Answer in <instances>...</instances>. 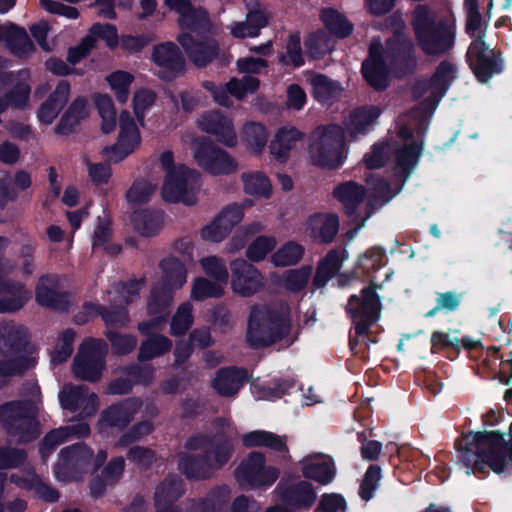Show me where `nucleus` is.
I'll use <instances>...</instances> for the list:
<instances>
[{
    "label": "nucleus",
    "instance_id": "15",
    "mask_svg": "<svg viewBox=\"0 0 512 512\" xmlns=\"http://www.w3.org/2000/svg\"><path fill=\"white\" fill-rule=\"evenodd\" d=\"M194 158L203 170L214 176L230 175L238 168L234 157L207 139L194 143Z\"/></svg>",
    "mask_w": 512,
    "mask_h": 512
},
{
    "label": "nucleus",
    "instance_id": "31",
    "mask_svg": "<svg viewBox=\"0 0 512 512\" xmlns=\"http://www.w3.org/2000/svg\"><path fill=\"white\" fill-rule=\"evenodd\" d=\"M183 492V482L179 477L169 476L165 478L155 490V512H181L175 503Z\"/></svg>",
    "mask_w": 512,
    "mask_h": 512
},
{
    "label": "nucleus",
    "instance_id": "40",
    "mask_svg": "<svg viewBox=\"0 0 512 512\" xmlns=\"http://www.w3.org/2000/svg\"><path fill=\"white\" fill-rule=\"evenodd\" d=\"M287 436L279 435L270 431L255 430L243 437V444L246 447H265L276 453L288 455Z\"/></svg>",
    "mask_w": 512,
    "mask_h": 512
},
{
    "label": "nucleus",
    "instance_id": "30",
    "mask_svg": "<svg viewBox=\"0 0 512 512\" xmlns=\"http://www.w3.org/2000/svg\"><path fill=\"white\" fill-rule=\"evenodd\" d=\"M300 465L303 477L316 481L321 485L329 484L335 476L332 459L322 453L305 456L300 461Z\"/></svg>",
    "mask_w": 512,
    "mask_h": 512
},
{
    "label": "nucleus",
    "instance_id": "59",
    "mask_svg": "<svg viewBox=\"0 0 512 512\" xmlns=\"http://www.w3.org/2000/svg\"><path fill=\"white\" fill-rule=\"evenodd\" d=\"M204 272L214 278L217 283L226 285L229 279L225 261L217 256H209L200 260Z\"/></svg>",
    "mask_w": 512,
    "mask_h": 512
},
{
    "label": "nucleus",
    "instance_id": "14",
    "mask_svg": "<svg viewBox=\"0 0 512 512\" xmlns=\"http://www.w3.org/2000/svg\"><path fill=\"white\" fill-rule=\"evenodd\" d=\"M277 468L265 465V457L260 452H251L235 470V478L243 488L271 486L278 478Z\"/></svg>",
    "mask_w": 512,
    "mask_h": 512
},
{
    "label": "nucleus",
    "instance_id": "21",
    "mask_svg": "<svg viewBox=\"0 0 512 512\" xmlns=\"http://www.w3.org/2000/svg\"><path fill=\"white\" fill-rule=\"evenodd\" d=\"M384 55L397 78L412 75L417 67L414 44L411 39L386 40Z\"/></svg>",
    "mask_w": 512,
    "mask_h": 512
},
{
    "label": "nucleus",
    "instance_id": "54",
    "mask_svg": "<svg viewBox=\"0 0 512 512\" xmlns=\"http://www.w3.org/2000/svg\"><path fill=\"white\" fill-rule=\"evenodd\" d=\"M243 141L255 152H261L267 143V132L261 123H247L242 131Z\"/></svg>",
    "mask_w": 512,
    "mask_h": 512
},
{
    "label": "nucleus",
    "instance_id": "27",
    "mask_svg": "<svg viewBox=\"0 0 512 512\" xmlns=\"http://www.w3.org/2000/svg\"><path fill=\"white\" fill-rule=\"evenodd\" d=\"M142 407L138 398H128L118 404L111 405L101 412L98 428L103 431L108 428L119 430L127 427Z\"/></svg>",
    "mask_w": 512,
    "mask_h": 512
},
{
    "label": "nucleus",
    "instance_id": "12",
    "mask_svg": "<svg viewBox=\"0 0 512 512\" xmlns=\"http://www.w3.org/2000/svg\"><path fill=\"white\" fill-rule=\"evenodd\" d=\"M201 186V175L185 165H179L176 171L166 174L162 187V196L170 203L194 205Z\"/></svg>",
    "mask_w": 512,
    "mask_h": 512
},
{
    "label": "nucleus",
    "instance_id": "51",
    "mask_svg": "<svg viewBox=\"0 0 512 512\" xmlns=\"http://www.w3.org/2000/svg\"><path fill=\"white\" fill-rule=\"evenodd\" d=\"M133 81V75L122 70L114 71L108 75L107 82L114 91L116 99L120 104L127 102L130 94V86Z\"/></svg>",
    "mask_w": 512,
    "mask_h": 512
},
{
    "label": "nucleus",
    "instance_id": "19",
    "mask_svg": "<svg viewBox=\"0 0 512 512\" xmlns=\"http://www.w3.org/2000/svg\"><path fill=\"white\" fill-rule=\"evenodd\" d=\"M107 459L105 450H100L96 456L92 450L84 443L63 448L59 453V459L55 466L56 474L59 475L61 469L82 470L92 467L93 470L99 469Z\"/></svg>",
    "mask_w": 512,
    "mask_h": 512
},
{
    "label": "nucleus",
    "instance_id": "46",
    "mask_svg": "<svg viewBox=\"0 0 512 512\" xmlns=\"http://www.w3.org/2000/svg\"><path fill=\"white\" fill-rule=\"evenodd\" d=\"M320 18L326 29L337 38H347L353 32V25L334 8L322 9Z\"/></svg>",
    "mask_w": 512,
    "mask_h": 512
},
{
    "label": "nucleus",
    "instance_id": "52",
    "mask_svg": "<svg viewBox=\"0 0 512 512\" xmlns=\"http://www.w3.org/2000/svg\"><path fill=\"white\" fill-rule=\"evenodd\" d=\"M303 255V246L295 242H288L272 255L271 261L278 267L291 266L297 264Z\"/></svg>",
    "mask_w": 512,
    "mask_h": 512
},
{
    "label": "nucleus",
    "instance_id": "7",
    "mask_svg": "<svg viewBox=\"0 0 512 512\" xmlns=\"http://www.w3.org/2000/svg\"><path fill=\"white\" fill-rule=\"evenodd\" d=\"M310 139L309 155L315 166L336 170L343 165L345 139L340 125L319 126L312 132Z\"/></svg>",
    "mask_w": 512,
    "mask_h": 512
},
{
    "label": "nucleus",
    "instance_id": "26",
    "mask_svg": "<svg viewBox=\"0 0 512 512\" xmlns=\"http://www.w3.org/2000/svg\"><path fill=\"white\" fill-rule=\"evenodd\" d=\"M5 242L6 240L0 237V294H5V297L0 298V313H11L26 304L31 298V292L22 284L10 283L2 278V274H7L11 270L3 261L2 250Z\"/></svg>",
    "mask_w": 512,
    "mask_h": 512
},
{
    "label": "nucleus",
    "instance_id": "63",
    "mask_svg": "<svg viewBox=\"0 0 512 512\" xmlns=\"http://www.w3.org/2000/svg\"><path fill=\"white\" fill-rule=\"evenodd\" d=\"M74 338L75 333L72 329H67L60 335L51 353V362L53 364H61L68 360L73 351Z\"/></svg>",
    "mask_w": 512,
    "mask_h": 512
},
{
    "label": "nucleus",
    "instance_id": "16",
    "mask_svg": "<svg viewBox=\"0 0 512 512\" xmlns=\"http://www.w3.org/2000/svg\"><path fill=\"white\" fill-rule=\"evenodd\" d=\"M391 70L382 43L378 40L372 41L367 56L361 63L360 72L363 80L374 91L383 92L390 85Z\"/></svg>",
    "mask_w": 512,
    "mask_h": 512
},
{
    "label": "nucleus",
    "instance_id": "17",
    "mask_svg": "<svg viewBox=\"0 0 512 512\" xmlns=\"http://www.w3.org/2000/svg\"><path fill=\"white\" fill-rule=\"evenodd\" d=\"M152 61L159 67L158 78L167 83L181 77L186 71L185 57L180 48L171 41L153 47Z\"/></svg>",
    "mask_w": 512,
    "mask_h": 512
},
{
    "label": "nucleus",
    "instance_id": "6",
    "mask_svg": "<svg viewBox=\"0 0 512 512\" xmlns=\"http://www.w3.org/2000/svg\"><path fill=\"white\" fill-rule=\"evenodd\" d=\"M0 352L11 355V358L0 361L1 377L20 375L36 363V348L29 342L27 329L22 326H0Z\"/></svg>",
    "mask_w": 512,
    "mask_h": 512
},
{
    "label": "nucleus",
    "instance_id": "56",
    "mask_svg": "<svg viewBox=\"0 0 512 512\" xmlns=\"http://www.w3.org/2000/svg\"><path fill=\"white\" fill-rule=\"evenodd\" d=\"M7 482L8 474L6 472H0V512H25L28 507L25 499L15 497L5 501L10 491Z\"/></svg>",
    "mask_w": 512,
    "mask_h": 512
},
{
    "label": "nucleus",
    "instance_id": "62",
    "mask_svg": "<svg viewBox=\"0 0 512 512\" xmlns=\"http://www.w3.org/2000/svg\"><path fill=\"white\" fill-rule=\"evenodd\" d=\"M503 362L499 349L496 347H489L486 350L485 357L479 364L478 369L488 378H499Z\"/></svg>",
    "mask_w": 512,
    "mask_h": 512
},
{
    "label": "nucleus",
    "instance_id": "5",
    "mask_svg": "<svg viewBox=\"0 0 512 512\" xmlns=\"http://www.w3.org/2000/svg\"><path fill=\"white\" fill-rule=\"evenodd\" d=\"M412 27L418 46L426 55H445L455 45L456 31L454 25L445 19L436 20L424 6L415 10Z\"/></svg>",
    "mask_w": 512,
    "mask_h": 512
},
{
    "label": "nucleus",
    "instance_id": "2",
    "mask_svg": "<svg viewBox=\"0 0 512 512\" xmlns=\"http://www.w3.org/2000/svg\"><path fill=\"white\" fill-rule=\"evenodd\" d=\"M189 451H200L201 454L179 455V469L189 479H206L222 468L233 453V445L223 436L196 434L186 441Z\"/></svg>",
    "mask_w": 512,
    "mask_h": 512
},
{
    "label": "nucleus",
    "instance_id": "20",
    "mask_svg": "<svg viewBox=\"0 0 512 512\" xmlns=\"http://www.w3.org/2000/svg\"><path fill=\"white\" fill-rule=\"evenodd\" d=\"M333 197L341 203L344 213L350 219V224H365L364 205L366 199V188L353 181H346L336 185L333 189Z\"/></svg>",
    "mask_w": 512,
    "mask_h": 512
},
{
    "label": "nucleus",
    "instance_id": "53",
    "mask_svg": "<svg viewBox=\"0 0 512 512\" xmlns=\"http://www.w3.org/2000/svg\"><path fill=\"white\" fill-rule=\"evenodd\" d=\"M279 62L284 65H292L299 68L304 65V57L301 48L299 33L290 34L286 42V53L279 56Z\"/></svg>",
    "mask_w": 512,
    "mask_h": 512
},
{
    "label": "nucleus",
    "instance_id": "9",
    "mask_svg": "<svg viewBox=\"0 0 512 512\" xmlns=\"http://www.w3.org/2000/svg\"><path fill=\"white\" fill-rule=\"evenodd\" d=\"M163 271L162 286L154 287L148 301V314L169 315V307L173 300V291L182 288L187 281V269L182 262L174 257L160 263Z\"/></svg>",
    "mask_w": 512,
    "mask_h": 512
},
{
    "label": "nucleus",
    "instance_id": "8",
    "mask_svg": "<svg viewBox=\"0 0 512 512\" xmlns=\"http://www.w3.org/2000/svg\"><path fill=\"white\" fill-rule=\"evenodd\" d=\"M0 423L6 432L29 442L39 435L37 408L31 401H10L0 406Z\"/></svg>",
    "mask_w": 512,
    "mask_h": 512
},
{
    "label": "nucleus",
    "instance_id": "10",
    "mask_svg": "<svg viewBox=\"0 0 512 512\" xmlns=\"http://www.w3.org/2000/svg\"><path fill=\"white\" fill-rule=\"evenodd\" d=\"M458 69L450 60H442L429 78L417 80L412 86V96L415 100L429 95L422 100V105L427 109L435 110L442 98L457 78Z\"/></svg>",
    "mask_w": 512,
    "mask_h": 512
},
{
    "label": "nucleus",
    "instance_id": "35",
    "mask_svg": "<svg viewBox=\"0 0 512 512\" xmlns=\"http://www.w3.org/2000/svg\"><path fill=\"white\" fill-rule=\"evenodd\" d=\"M247 380V371L237 367L221 368L211 381V387L223 397L235 396Z\"/></svg>",
    "mask_w": 512,
    "mask_h": 512
},
{
    "label": "nucleus",
    "instance_id": "50",
    "mask_svg": "<svg viewBox=\"0 0 512 512\" xmlns=\"http://www.w3.org/2000/svg\"><path fill=\"white\" fill-rule=\"evenodd\" d=\"M242 181L244 184V191L246 194L252 196H262L265 198H269L271 196V182L269 178L263 173H243Z\"/></svg>",
    "mask_w": 512,
    "mask_h": 512
},
{
    "label": "nucleus",
    "instance_id": "13",
    "mask_svg": "<svg viewBox=\"0 0 512 512\" xmlns=\"http://www.w3.org/2000/svg\"><path fill=\"white\" fill-rule=\"evenodd\" d=\"M107 345L99 339H87L84 341L74 358L73 373L76 378L97 382L100 380L105 367Z\"/></svg>",
    "mask_w": 512,
    "mask_h": 512
},
{
    "label": "nucleus",
    "instance_id": "43",
    "mask_svg": "<svg viewBox=\"0 0 512 512\" xmlns=\"http://www.w3.org/2000/svg\"><path fill=\"white\" fill-rule=\"evenodd\" d=\"M87 100L78 96L68 106L55 127V133L58 135H70L80 125L81 121L87 116Z\"/></svg>",
    "mask_w": 512,
    "mask_h": 512
},
{
    "label": "nucleus",
    "instance_id": "32",
    "mask_svg": "<svg viewBox=\"0 0 512 512\" xmlns=\"http://www.w3.org/2000/svg\"><path fill=\"white\" fill-rule=\"evenodd\" d=\"M422 143L413 141L398 149L395 154L393 175L395 181L405 184L419 163L422 155Z\"/></svg>",
    "mask_w": 512,
    "mask_h": 512
},
{
    "label": "nucleus",
    "instance_id": "58",
    "mask_svg": "<svg viewBox=\"0 0 512 512\" xmlns=\"http://www.w3.org/2000/svg\"><path fill=\"white\" fill-rule=\"evenodd\" d=\"M223 293L224 285L200 277L195 279L193 283L191 297L194 300L200 301L206 298L220 297Z\"/></svg>",
    "mask_w": 512,
    "mask_h": 512
},
{
    "label": "nucleus",
    "instance_id": "18",
    "mask_svg": "<svg viewBox=\"0 0 512 512\" xmlns=\"http://www.w3.org/2000/svg\"><path fill=\"white\" fill-rule=\"evenodd\" d=\"M119 128L117 142L111 146L104 147L102 150V155L105 157L113 154L111 160L115 163L121 162L133 153L141 142L139 129L129 111L122 110L120 112Z\"/></svg>",
    "mask_w": 512,
    "mask_h": 512
},
{
    "label": "nucleus",
    "instance_id": "1",
    "mask_svg": "<svg viewBox=\"0 0 512 512\" xmlns=\"http://www.w3.org/2000/svg\"><path fill=\"white\" fill-rule=\"evenodd\" d=\"M454 447L459 461L468 469L467 473L483 474L486 468L500 473L505 468L506 459L512 463V444L494 431L463 434Z\"/></svg>",
    "mask_w": 512,
    "mask_h": 512
},
{
    "label": "nucleus",
    "instance_id": "33",
    "mask_svg": "<svg viewBox=\"0 0 512 512\" xmlns=\"http://www.w3.org/2000/svg\"><path fill=\"white\" fill-rule=\"evenodd\" d=\"M280 490V498L291 512L310 508L315 500L316 493L312 484L307 481H299Z\"/></svg>",
    "mask_w": 512,
    "mask_h": 512
},
{
    "label": "nucleus",
    "instance_id": "29",
    "mask_svg": "<svg viewBox=\"0 0 512 512\" xmlns=\"http://www.w3.org/2000/svg\"><path fill=\"white\" fill-rule=\"evenodd\" d=\"M36 301L45 307L64 311L69 306V295L59 290L56 275L42 276L36 286Z\"/></svg>",
    "mask_w": 512,
    "mask_h": 512
},
{
    "label": "nucleus",
    "instance_id": "38",
    "mask_svg": "<svg viewBox=\"0 0 512 512\" xmlns=\"http://www.w3.org/2000/svg\"><path fill=\"white\" fill-rule=\"evenodd\" d=\"M405 184L396 181L393 187L388 181L381 179L375 185L374 193L368 198L364 205V217L362 221H367L376 210L386 205L392 198L401 192Z\"/></svg>",
    "mask_w": 512,
    "mask_h": 512
},
{
    "label": "nucleus",
    "instance_id": "48",
    "mask_svg": "<svg viewBox=\"0 0 512 512\" xmlns=\"http://www.w3.org/2000/svg\"><path fill=\"white\" fill-rule=\"evenodd\" d=\"M313 97L321 103L336 98L341 91L338 81L331 80L325 74H316L310 81Z\"/></svg>",
    "mask_w": 512,
    "mask_h": 512
},
{
    "label": "nucleus",
    "instance_id": "60",
    "mask_svg": "<svg viewBox=\"0 0 512 512\" xmlns=\"http://www.w3.org/2000/svg\"><path fill=\"white\" fill-rule=\"evenodd\" d=\"M193 307L190 303H182L171 321V334L173 336L184 335L193 324Z\"/></svg>",
    "mask_w": 512,
    "mask_h": 512
},
{
    "label": "nucleus",
    "instance_id": "24",
    "mask_svg": "<svg viewBox=\"0 0 512 512\" xmlns=\"http://www.w3.org/2000/svg\"><path fill=\"white\" fill-rule=\"evenodd\" d=\"M176 40L197 68L207 67L220 52L218 42L212 37L207 36L198 40L190 33H181Z\"/></svg>",
    "mask_w": 512,
    "mask_h": 512
},
{
    "label": "nucleus",
    "instance_id": "22",
    "mask_svg": "<svg viewBox=\"0 0 512 512\" xmlns=\"http://www.w3.org/2000/svg\"><path fill=\"white\" fill-rule=\"evenodd\" d=\"M231 288L235 294L250 297L260 292L265 286L262 273L244 259L231 262Z\"/></svg>",
    "mask_w": 512,
    "mask_h": 512
},
{
    "label": "nucleus",
    "instance_id": "39",
    "mask_svg": "<svg viewBox=\"0 0 512 512\" xmlns=\"http://www.w3.org/2000/svg\"><path fill=\"white\" fill-rule=\"evenodd\" d=\"M0 40L5 41L12 54L18 57L27 55L35 49L26 30L14 23L1 27Z\"/></svg>",
    "mask_w": 512,
    "mask_h": 512
},
{
    "label": "nucleus",
    "instance_id": "61",
    "mask_svg": "<svg viewBox=\"0 0 512 512\" xmlns=\"http://www.w3.org/2000/svg\"><path fill=\"white\" fill-rule=\"evenodd\" d=\"M312 271L313 269L309 265L286 271L283 276L285 288L292 292L302 290L307 285L308 280L312 275Z\"/></svg>",
    "mask_w": 512,
    "mask_h": 512
},
{
    "label": "nucleus",
    "instance_id": "41",
    "mask_svg": "<svg viewBox=\"0 0 512 512\" xmlns=\"http://www.w3.org/2000/svg\"><path fill=\"white\" fill-rule=\"evenodd\" d=\"M347 258L345 248L331 249L319 262L313 283L316 287H323L329 279L334 277L341 269L343 261Z\"/></svg>",
    "mask_w": 512,
    "mask_h": 512
},
{
    "label": "nucleus",
    "instance_id": "47",
    "mask_svg": "<svg viewBox=\"0 0 512 512\" xmlns=\"http://www.w3.org/2000/svg\"><path fill=\"white\" fill-rule=\"evenodd\" d=\"M94 103L102 120L101 131L110 134L117 125V113L111 96L98 93L94 96Z\"/></svg>",
    "mask_w": 512,
    "mask_h": 512
},
{
    "label": "nucleus",
    "instance_id": "36",
    "mask_svg": "<svg viewBox=\"0 0 512 512\" xmlns=\"http://www.w3.org/2000/svg\"><path fill=\"white\" fill-rule=\"evenodd\" d=\"M70 83L67 80L58 82L54 91L40 105L37 116L41 123L51 124L67 104L70 94Z\"/></svg>",
    "mask_w": 512,
    "mask_h": 512
},
{
    "label": "nucleus",
    "instance_id": "28",
    "mask_svg": "<svg viewBox=\"0 0 512 512\" xmlns=\"http://www.w3.org/2000/svg\"><path fill=\"white\" fill-rule=\"evenodd\" d=\"M199 127L202 131L213 135L217 142L226 147L233 148L237 145L234 124L220 111L213 110L204 113L199 121Z\"/></svg>",
    "mask_w": 512,
    "mask_h": 512
},
{
    "label": "nucleus",
    "instance_id": "4",
    "mask_svg": "<svg viewBox=\"0 0 512 512\" xmlns=\"http://www.w3.org/2000/svg\"><path fill=\"white\" fill-rule=\"evenodd\" d=\"M289 314L290 308L284 302L253 306L248 321L249 344L264 347L286 338L291 330Z\"/></svg>",
    "mask_w": 512,
    "mask_h": 512
},
{
    "label": "nucleus",
    "instance_id": "25",
    "mask_svg": "<svg viewBox=\"0 0 512 512\" xmlns=\"http://www.w3.org/2000/svg\"><path fill=\"white\" fill-rule=\"evenodd\" d=\"M59 400L62 408L77 412L82 418L95 414L99 407L98 396L84 385H65L59 393Z\"/></svg>",
    "mask_w": 512,
    "mask_h": 512
},
{
    "label": "nucleus",
    "instance_id": "64",
    "mask_svg": "<svg viewBox=\"0 0 512 512\" xmlns=\"http://www.w3.org/2000/svg\"><path fill=\"white\" fill-rule=\"evenodd\" d=\"M156 97V93L150 89H140L135 92L132 99L133 112L141 125L144 123L146 111L154 105Z\"/></svg>",
    "mask_w": 512,
    "mask_h": 512
},
{
    "label": "nucleus",
    "instance_id": "57",
    "mask_svg": "<svg viewBox=\"0 0 512 512\" xmlns=\"http://www.w3.org/2000/svg\"><path fill=\"white\" fill-rule=\"evenodd\" d=\"M31 87L28 83L19 81L10 90H8L2 98L9 107L15 109H24L30 98Z\"/></svg>",
    "mask_w": 512,
    "mask_h": 512
},
{
    "label": "nucleus",
    "instance_id": "49",
    "mask_svg": "<svg viewBox=\"0 0 512 512\" xmlns=\"http://www.w3.org/2000/svg\"><path fill=\"white\" fill-rule=\"evenodd\" d=\"M467 17L465 32L473 40L478 39L482 33L486 37V25L482 27V15L479 11L478 0H464Z\"/></svg>",
    "mask_w": 512,
    "mask_h": 512
},
{
    "label": "nucleus",
    "instance_id": "45",
    "mask_svg": "<svg viewBox=\"0 0 512 512\" xmlns=\"http://www.w3.org/2000/svg\"><path fill=\"white\" fill-rule=\"evenodd\" d=\"M229 496L226 486L218 487L203 499L190 500L186 512H226Z\"/></svg>",
    "mask_w": 512,
    "mask_h": 512
},
{
    "label": "nucleus",
    "instance_id": "23",
    "mask_svg": "<svg viewBox=\"0 0 512 512\" xmlns=\"http://www.w3.org/2000/svg\"><path fill=\"white\" fill-rule=\"evenodd\" d=\"M154 316L153 319L141 322L138 329L141 334L146 335L147 339L141 343L139 348L138 359L140 361H148L170 351L172 342L166 336L153 334V331L159 330L165 322L167 316L160 317V314H149Z\"/></svg>",
    "mask_w": 512,
    "mask_h": 512
},
{
    "label": "nucleus",
    "instance_id": "11",
    "mask_svg": "<svg viewBox=\"0 0 512 512\" xmlns=\"http://www.w3.org/2000/svg\"><path fill=\"white\" fill-rule=\"evenodd\" d=\"M466 62L478 82L486 84L504 70L500 50L491 49L484 40V33L473 40L466 52Z\"/></svg>",
    "mask_w": 512,
    "mask_h": 512
},
{
    "label": "nucleus",
    "instance_id": "42",
    "mask_svg": "<svg viewBox=\"0 0 512 512\" xmlns=\"http://www.w3.org/2000/svg\"><path fill=\"white\" fill-rule=\"evenodd\" d=\"M96 315H100L104 322L106 323V325L109 327L124 326L129 321L128 313L124 308L108 310L103 306L91 303L84 305V312L77 314L75 316V321L78 324H83L89 320V317Z\"/></svg>",
    "mask_w": 512,
    "mask_h": 512
},
{
    "label": "nucleus",
    "instance_id": "37",
    "mask_svg": "<svg viewBox=\"0 0 512 512\" xmlns=\"http://www.w3.org/2000/svg\"><path fill=\"white\" fill-rule=\"evenodd\" d=\"M382 110L376 105H363L354 108L346 121V128L352 137L365 135L381 115Z\"/></svg>",
    "mask_w": 512,
    "mask_h": 512
},
{
    "label": "nucleus",
    "instance_id": "55",
    "mask_svg": "<svg viewBox=\"0 0 512 512\" xmlns=\"http://www.w3.org/2000/svg\"><path fill=\"white\" fill-rule=\"evenodd\" d=\"M156 186L146 179H136L126 192V200L131 205L144 204L150 200Z\"/></svg>",
    "mask_w": 512,
    "mask_h": 512
},
{
    "label": "nucleus",
    "instance_id": "34",
    "mask_svg": "<svg viewBox=\"0 0 512 512\" xmlns=\"http://www.w3.org/2000/svg\"><path fill=\"white\" fill-rule=\"evenodd\" d=\"M90 433L87 423H79L72 426H63L53 429L46 434L40 445V454L44 461L50 456L56 447L72 437H85Z\"/></svg>",
    "mask_w": 512,
    "mask_h": 512
},
{
    "label": "nucleus",
    "instance_id": "44",
    "mask_svg": "<svg viewBox=\"0 0 512 512\" xmlns=\"http://www.w3.org/2000/svg\"><path fill=\"white\" fill-rule=\"evenodd\" d=\"M303 136L304 134L295 127L280 128L270 143L269 149L271 154L278 162H286L291 149Z\"/></svg>",
    "mask_w": 512,
    "mask_h": 512
},
{
    "label": "nucleus",
    "instance_id": "3",
    "mask_svg": "<svg viewBox=\"0 0 512 512\" xmlns=\"http://www.w3.org/2000/svg\"><path fill=\"white\" fill-rule=\"evenodd\" d=\"M378 287L371 282L361 290L360 295H352L346 305V312L354 325V335H350L349 346L352 353L362 360L368 358L370 343L377 342L371 328L376 325L381 311V302L376 293Z\"/></svg>",
    "mask_w": 512,
    "mask_h": 512
}]
</instances>
